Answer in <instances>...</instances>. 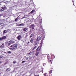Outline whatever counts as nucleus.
<instances>
[{
    "label": "nucleus",
    "mask_w": 76,
    "mask_h": 76,
    "mask_svg": "<svg viewBox=\"0 0 76 76\" xmlns=\"http://www.w3.org/2000/svg\"><path fill=\"white\" fill-rule=\"evenodd\" d=\"M38 42H34V46H36L37 45H38Z\"/></svg>",
    "instance_id": "6e6552de"
},
{
    "label": "nucleus",
    "mask_w": 76,
    "mask_h": 76,
    "mask_svg": "<svg viewBox=\"0 0 76 76\" xmlns=\"http://www.w3.org/2000/svg\"><path fill=\"white\" fill-rule=\"evenodd\" d=\"M9 42H10L11 43H15V42L14 41L10 40L9 41Z\"/></svg>",
    "instance_id": "4468645a"
},
{
    "label": "nucleus",
    "mask_w": 76,
    "mask_h": 76,
    "mask_svg": "<svg viewBox=\"0 0 76 76\" xmlns=\"http://www.w3.org/2000/svg\"><path fill=\"white\" fill-rule=\"evenodd\" d=\"M3 11H4L3 10L1 9L0 10V12H3Z\"/></svg>",
    "instance_id": "2f4dec72"
},
{
    "label": "nucleus",
    "mask_w": 76,
    "mask_h": 76,
    "mask_svg": "<svg viewBox=\"0 0 76 76\" xmlns=\"http://www.w3.org/2000/svg\"><path fill=\"white\" fill-rule=\"evenodd\" d=\"M18 18H19V17H18V18H16L15 19V22H17V21H18Z\"/></svg>",
    "instance_id": "4be33fe9"
},
{
    "label": "nucleus",
    "mask_w": 76,
    "mask_h": 76,
    "mask_svg": "<svg viewBox=\"0 0 76 76\" xmlns=\"http://www.w3.org/2000/svg\"><path fill=\"white\" fill-rule=\"evenodd\" d=\"M42 47L41 46H39L36 50V51H39V52H42Z\"/></svg>",
    "instance_id": "f03ea898"
},
{
    "label": "nucleus",
    "mask_w": 76,
    "mask_h": 76,
    "mask_svg": "<svg viewBox=\"0 0 76 76\" xmlns=\"http://www.w3.org/2000/svg\"><path fill=\"white\" fill-rule=\"evenodd\" d=\"M1 16V15H0V16Z\"/></svg>",
    "instance_id": "37998d69"
},
{
    "label": "nucleus",
    "mask_w": 76,
    "mask_h": 76,
    "mask_svg": "<svg viewBox=\"0 0 76 76\" xmlns=\"http://www.w3.org/2000/svg\"><path fill=\"white\" fill-rule=\"evenodd\" d=\"M1 48H4V46H3L2 45H1L0 46Z\"/></svg>",
    "instance_id": "bb28decb"
},
{
    "label": "nucleus",
    "mask_w": 76,
    "mask_h": 76,
    "mask_svg": "<svg viewBox=\"0 0 76 76\" xmlns=\"http://www.w3.org/2000/svg\"><path fill=\"white\" fill-rule=\"evenodd\" d=\"M52 71H53V70L52 69L51 70H50L49 71V75H50V74H51V73H52Z\"/></svg>",
    "instance_id": "393cba45"
},
{
    "label": "nucleus",
    "mask_w": 76,
    "mask_h": 76,
    "mask_svg": "<svg viewBox=\"0 0 76 76\" xmlns=\"http://www.w3.org/2000/svg\"><path fill=\"white\" fill-rule=\"evenodd\" d=\"M52 57H53V58H55V56H54V54H53V55L51 56V58H52Z\"/></svg>",
    "instance_id": "5701e85b"
},
{
    "label": "nucleus",
    "mask_w": 76,
    "mask_h": 76,
    "mask_svg": "<svg viewBox=\"0 0 76 76\" xmlns=\"http://www.w3.org/2000/svg\"><path fill=\"white\" fill-rule=\"evenodd\" d=\"M34 35V33H32L31 34L30 37V38H32V37H33Z\"/></svg>",
    "instance_id": "dca6fc26"
},
{
    "label": "nucleus",
    "mask_w": 76,
    "mask_h": 76,
    "mask_svg": "<svg viewBox=\"0 0 76 76\" xmlns=\"http://www.w3.org/2000/svg\"><path fill=\"white\" fill-rule=\"evenodd\" d=\"M26 62V61H22V63H25Z\"/></svg>",
    "instance_id": "7c9ffc66"
},
{
    "label": "nucleus",
    "mask_w": 76,
    "mask_h": 76,
    "mask_svg": "<svg viewBox=\"0 0 76 76\" xmlns=\"http://www.w3.org/2000/svg\"><path fill=\"white\" fill-rule=\"evenodd\" d=\"M39 53H41L40 52H39L38 51H37L36 53H35V55L36 56H38V55H39Z\"/></svg>",
    "instance_id": "7ed1b4c3"
},
{
    "label": "nucleus",
    "mask_w": 76,
    "mask_h": 76,
    "mask_svg": "<svg viewBox=\"0 0 76 76\" xmlns=\"http://www.w3.org/2000/svg\"><path fill=\"white\" fill-rule=\"evenodd\" d=\"M1 40H3V39L2 38L0 37V41H1Z\"/></svg>",
    "instance_id": "c756f323"
},
{
    "label": "nucleus",
    "mask_w": 76,
    "mask_h": 76,
    "mask_svg": "<svg viewBox=\"0 0 76 76\" xmlns=\"http://www.w3.org/2000/svg\"><path fill=\"white\" fill-rule=\"evenodd\" d=\"M33 27H35V25L34 24H31L30 25V28H32Z\"/></svg>",
    "instance_id": "0eeeda50"
},
{
    "label": "nucleus",
    "mask_w": 76,
    "mask_h": 76,
    "mask_svg": "<svg viewBox=\"0 0 76 76\" xmlns=\"http://www.w3.org/2000/svg\"><path fill=\"white\" fill-rule=\"evenodd\" d=\"M19 26H24V24L23 23H21L19 25Z\"/></svg>",
    "instance_id": "a878e982"
},
{
    "label": "nucleus",
    "mask_w": 76,
    "mask_h": 76,
    "mask_svg": "<svg viewBox=\"0 0 76 76\" xmlns=\"http://www.w3.org/2000/svg\"><path fill=\"white\" fill-rule=\"evenodd\" d=\"M43 75L44 76H48V74L47 73H45L43 74Z\"/></svg>",
    "instance_id": "ddd939ff"
},
{
    "label": "nucleus",
    "mask_w": 76,
    "mask_h": 76,
    "mask_svg": "<svg viewBox=\"0 0 76 76\" xmlns=\"http://www.w3.org/2000/svg\"><path fill=\"white\" fill-rule=\"evenodd\" d=\"M41 37H39L37 39V41H39L41 40Z\"/></svg>",
    "instance_id": "20e7f679"
},
{
    "label": "nucleus",
    "mask_w": 76,
    "mask_h": 76,
    "mask_svg": "<svg viewBox=\"0 0 76 76\" xmlns=\"http://www.w3.org/2000/svg\"><path fill=\"white\" fill-rule=\"evenodd\" d=\"M73 2V1H72Z\"/></svg>",
    "instance_id": "c03bdc74"
},
{
    "label": "nucleus",
    "mask_w": 76,
    "mask_h": 76,
    "mask_svg": "<svg viewBox=\"0 0 76 76\" xmlns=\"http://www.w3.org/2000/svg\"><path fill=\"white\" fill-rule=\"evenodd\" d=\"M10 70H11V69H10V68H7L6 69V72H9V71H10Z\"/></svg>",
    "instance_id": "f8f14e48"
},
{
    "label": "nucleus",
    "mask_w": 76,
    "mask_h": 76,
    "mask_svg": "<svg viewBox=\"0 0 76 76\" xmlns=\"http://www.w3.org/2000/svg\"><path fill=\"white\" fill-rule=\"evenodd\" d=\"M41 72H42V73H43V70H42V71H41Z\"/></svg>",
    "instance_id": "4c0bfd02"
},
{
    "label": "nucleus",
    "mask_w": 76,
    "mask_h": 76,
    "mask_svg": "<svg viewBox=\"0 0 76 76\" xmlns=\"http://www.w3.org/2000/svg\"><path fill=\"white\" fill-rule=\"evenodd\" d=\"M0 25H1V26H4V23H0Z\"/></svg>",
    "instance_id": "412c9836"
},
{
    "label": "nucleus",
    "mask_w": 76,
    "mask_h": 76,
    "mask_svg": "<svg viewBox=\"0 0 76 76\" xmlns=\"http://www.w3.org/2000/svg\"><path fill=\"white\" fill-rule=\"evenodd\" d=\"M38 47V45L36 46H35L32 49V50H35Z\"/></svg>",
    "instance_id": "9d476101"
},
{
    "label": "nucleus",
    "mask_w": 76,
    "mask_h": 76,
    "mask_svg": "<svg viewBox=\"0 0 76 76\" xmlns=\"http://www.w3.org/2000/svg\"><path fill=\"white\" fill-rule=\"evenodd\" d=\"M49 61L50 62H51V60H50Z\"/></svg>",
    "instance_id": "a19ab883"
},
{
    "label": "nucleus",
    "mask_w": 76,
    "mask_h": 76,
    "mask_svg": "<svg viewBox=\"0 0 76 76\" xmlns=\"http://www.w3.org/2000/svg\"><path fill=\"white\" fill-rule=\"evenodd\" d=\"M1 8L3 10H6L7 9V7L6 6H4V7H2Z\"/></svg>",
    "instance_id": "39448f33"
},
{
    "label": "nucleus",
    "mask_w": 76,
    "mask_h": 76,
    "mask_svg": "<svg viewBox=\"0 0 76 76\" xmlns=\"http://www.w3.org/2000/svg\"><path fill=\"white\" fill-rule=\"evenodd\" d=\"M26 17H25V16H23V18H22V19H24V18H25Z\"/></svg>",
    "instance_id": "473e14b6"
},
{
    "label": "nucleus",
    "mask_w": 76,
    "mask_h": 76,
    "mask_svg": "<svg viewBox=\"0 0 76 76\" xmlns=\"http://www.w3.org/2000/svg\"><path fill=\"white\" fill-rule=\"evenodd\" d=\"M43 66H45V64H43Z\"/></svg>",
    "instance_id": "c9c22d12"
},
{
    "label": "nucleus",
    "mask_w": 76,
    "mask_h": 76,
    "mask_svg": "<svg viewBox=\"0 0 76 76\" xmlns=\"http://www.w3.org/2000/svg\"><path fill=\"white\" fill-rule=\"evenodd\" d=\"M8 53H11V51H8Z\"/></svg>",
    "instance_id": "f704fd0d"
},
{
    "label": "nucleus",
    "mask_w": 76,
    "mask_h": 76,
    "mask_svg": "<svg viewBox=\"0 0 76 76\" xmlns=\"http://www.w3.org/2000/svg\"><path fill=\"white\" fill-rule=\"evenodd\" d=\"M26 60H27V59H28V58H29V57L26 56Z\"/></svg>",
    "instance_id": "cd10ccee"
},
{
    "label": "nucleus",
    "mask_w": 76,
    "mask_h": 76,
    "mask_svg": "<svg viewBox=\"0 0 76 76\" xmlns=\"http://www.w3.org/2000/svg\"><path fill=\"white\" fill-rule=\"evenodd\" d=\"M11 45V43H9L8 44V46H9L10 45Z\"/></svg>",
    "instance_id": "c85d7f7f"
},
{
    "label": "nucleus",
    "mask_w": 76,
    "mask_h": 76,
    "mask_svg": "<svg viewBox=\"0 0 76 76\" xmlns=\"http://www.w3.org/2000/svg\"><path fill=\"white\" fill-rule=\"evenodd\" d=\"M22 38V37H21V36L20 35L18 36L17 37V38L18 40H20V39Z\"/></svg>",
    "instance_id": "423d86ee"
},
{
    "label": "nucleus",
    "mask_w": 76,
    "mask_h": 76,
    "mask_svg": "<svg viewBox=\"0 0 76 76\" xmlns=\"http://www.w3.org/2000/svg\"><path fill=\"white\" fill-rule=\"evenodd\" d=\"M23 31H27V28H23Z\"/></svg>",
    "instance_id": "2eb2a0df"
},
{
    "label": "nucleus",
    "mask_w": 76,
    "mask_h": 76,
    "mask_svg": "<svg viewBox=\"0 0 76 76\" xmlns=\"http://www.w3.org/2000/svg\"><path fill=\"white\" fill-rule=\"evenodd\" d=\"M50 56L48 55H47V58H48V60H50Z\"/></svg>",
    "instance_id": "f3484780"
},
{
    "label": "nucleus",
    "mask_w": 76,
    "mask_h": 76,
    "mask_svg": "<svg viewBox=\"0 0 76 76\" xmlns=\"http://www.w3.org/2000/svg\"><path fill=\"white\" fill-rule=\"evenodd\" d=\"M29 42H28L27 43V44H29Z\"/></svg>",
    "instance_id": "58836bf2"
},
{
    "label": "nucleus",
    "mask_w": 76,
    "mask_h": 76,
    "mask_svg": "<svg viewBox=\"0 0 76 76\" xmlns=\"http://www.w3.org/2000/svg\"><path fill=\"white\" fill-rule=\"evenodd\" d=\"M18 45L17 43H15L13 45H12L10 46L11 47L10 48V49L11 50H15L18 47Z\"/></svg>",
    "instance_id": "f257e3e1"
},
{
    "label": "nucleus",
    "mask_w": 76,
    "mask_h": 76,
    "mask_svg": "<svg viewBox=\"0 0 76 76\" xmlns=\"http://www.w3.org/2000/svg\"><path fill=\"white\" fill-rule=\"evenodd\" d=\"M34 12H35V10H33L31 12V13H33Z\"/></svg>",
    "instance_id": "6ab92c4d"
},
{
    "label": "nucleus",
    "mask_w": 76,
    "mask_h": 76,
    "mask_svg": "<svg viewBox=\"0 0 76 76\" xmlns=\"http://www.w3.org/2000/svg\"><path fill=\"white\" fill-rule=\"evenodd\" d=\"M3 56H0V60H1L3 58Z\"/></svg>",
    "instance_id": "b1692460"
},
{
    "label": "nucleus",
    "mask_w": 76,
    "mask_h": 76,
    "mask_svg": "<svg viewBox=\"0 0 76 76\" xmlns=\"http://www.w3.org/2000/svg\"><path fill=\"white\" fill-rule=\"evenodd\" d=\"M29 20H28L27 21V22H29Z\"/></svg>",
    "instance_id": "79ce46f5"
},
{
    "label": "nucleus",
    "mask_w": 76,
    "mask_h": 76,
    "mask_svg": "<svg viewBox=\"0 0 76 76\" xmlns=\"http://www.w3.org/2000/svg\"><path fill=\"white\" fill-rule=\"evenodd\" d=\"M13 63H14V64H15L16 63V61H14L13 62Z\"/></svg>",
    "instance_id": "72a5a7b5"
},
{
    "label": "nucleus",
    "mask_w": 76,
    "mask_h": 76,
    "mask_svg": "<svg viewBox=\"0 0 76 76\" xmlns=\"http://www.w3.org/2000/svg\"><path fill=\"white\" fill-rule=\"evenodd\" d=\"M9 30H6L4 31L3 33L4 34H6V33H7V32H8V31Z\"/></svg>",
    "instance_id": "1a4fd4ad"
},
{
    "label": "nucleus",
    "mask_w": 76,
    "mask_h": 76,
    "mask_svg": "<svg viewBox=\"0 0 76 76\" xmlns=\"http://www.w3.org/2000/svg\"><path fill=\"white\" fill-rule=\"evenodd\" d=\"M4 44L2 43V45H3V46H4Z\"/></svg>",
    "instance_id": "ea45409f"
},
{
    "label": "nucleus",
    "mask_w": 76,
    "mask_h": 76,
    "mask_svg": "<svg viewBox=\"0 0 76 76\" xmlns=\"http://www.w3.org/2000/svg\"><path fill=\"white\" fill-rule=\"evenodd\" d=\"M7 39V37L6 36L2 37V39Z\"/></svg>",
    "instance_id": "9b49d317"
},
{
    "label": "nucleus",
    "mask_w": 76,
    "mask_h": 76,
    "mask_svg": "<svg viewBox=\"0 0 76 76\" xmlns=\"http://www.w3.org/2000/svg\"><path fill=\"white\" fill-rule=\"evenodd\" d=\"M31 43H33V41H34V40L33 39H31L30 40Z\"/></svg>",
    "instance_id": "aec40b11"
},
{
    "label": "nucleus",
    "mask_w": 76,
    "mask_h": 76,
    "mask_svg": "<svg viewBox=\"0 0 76 76\" xmlns=\"http://www.w3.org/2000/svg\"><path fill=\"white\" fill-rule=\"evenodd\" d=\"M34 51L31 52H31L29 53L28 54H30V55H31V54H33V53H34Z\"/></svg>",
    "instance_id": "a211bd4d"
},
{
    "label": "nucleus",
    "mask_w": 76,
    "mask_h": 76,
    "mask_svg": "<svg viewBox=\"0 0 76 76\" xmlns=\"http://www.w3.org/2000/svg\"><path fill=\"white\" fill-rule=\"evenodd\" d=\"M31 28L32 29H34V27H32Z\"/></svg>",
    "instance_id": "e433bc0d"
}]
</instances>
